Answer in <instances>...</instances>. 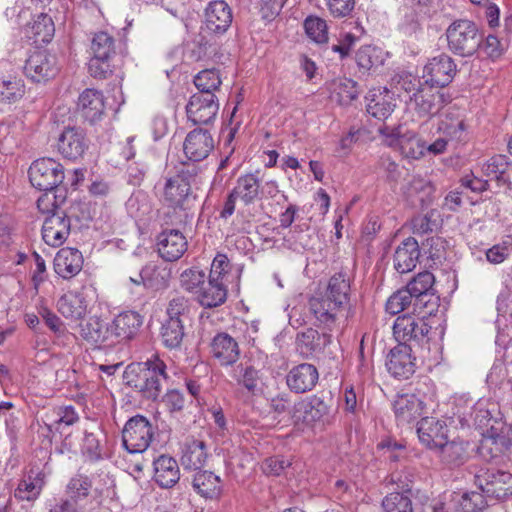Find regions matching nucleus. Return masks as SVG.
Listing matches in <instances>:
<instances>
[{
  "label": "nucleus",
  "instance_id": "nucleus-55",
  "mask_svg": "<svg viewBox=\"0 0 512 512\" xmlns=\"http://www.w3.org/2000/svg\"><path fill=\"white\" fill-rule=\"evenodd\" d=\"M304 27L307 35L317 43H325L328 40L326 21L319 17L309 16Z\"/></svg>",
  "mask_w": 512,
  "mask_h": 512
},
{
  "label": "nucleus",
  "instance_id": "nucleus-7",
  "mask_svg": "<svg viewBox=\"0 0 512 512\" xmlns=\"http://www.w3.org/2000/svg\"><path fill=\"white\" fill-rule=\"evenodd\" d=\"M154 436V428L143 415L131 417L122 430L123 446L129 453L144 452Z\"/></svg>",
  "mask_w": 512,
  "mask_h": 512
},
{
  "label": "nucleus",
  "instance_id": "nucleus-58",
  "mask_svg": "<svg viewBox=\"0 0 512 512\" xmlns=\"http://www.w3.org/2000/svg\"><path fill=\"white\" fill-rule=\"evenodd\" d=\"M102 447L97 435L93 432H85L82 452L90 461H97L102 457Z\"/></svg>",
  "mask_w": 512,
  "mask_h": 512
},
{
  "label": "nucleus",
  "instance_id": "nucleus-29",
  "mask_svg": "<svg viewBox=\"0 0 512 512\" xmlns=\"http://www.w3.org/2000/svg\"><path fill=\"white\" fill-rule=\"evenodd\" d=\"M83 256L76 248L60 249L54 259V270L63 279L76 276L82 269Z\"/></svg>",
  "mask_w": 512,
  "mask_h": 512
},
{
  "label": "nucleus",
  "instance_id": "nucleus-40",
  "mask_svg": "<svg viewBox=\"0 0 512 512\" xmlns=\"http://www.w3.org/2000/svg\"><path fill=\"white\" fill-rule=\"evenodd\" d=\"M185 322L180 318H167L161 327V339L165 347L169 349L179 348L186 335Z\"/></svg>",
  "mask_w": 512,
  "mask_h": 512
},
{
  "label": "nucleus",
  "instance_id": "nucleus-49",
  "mask_svg": "<svg viewBox=\"0 0 512 512\" xmlns=\"http://www.w3.org/2000/svg\"><path fill=\"white\" fill-rule=\"evenodd\" d=\"M219 71L216 69H206L200 71L194 77V84L198 89L197 94H214L221 86Z\"/></svg>",
  "mask_w": 512,
  "mask_h": 512
},
{
  "label": "nucleus",
  "instance_id": "nucleus-1",
  "mask_svg": "<svg viewBox=\"0 0 512 512\" xmlns=\"http://www.w3.org/2000/svg\"><path fill=\"white\" fill-rule=\"evenodd\" d=\"M351 282V274L341 270L329 278L324 294L309 299V310L317 327L331 332L346 317L351 307Z\"/></svg>",
  "mask_w": 512,
  "mask_h": 512
},
{
  "label": "nucleus",
  "instance_id": "nucleus-42",
  "mask_svg": "<svg viewBox=\"0 0 512 512\" xmlns=\"http://www.w3.org/2000/svg\"><path fill=\"white\" fill-rule=\"evenodd\" d=\"M67 189L58 184L56 188L45 190L37 200L40 212L51 214L54 211H62L61 206L66 202Z\"/></svg>",
  "mask_w": 512,
  "mask_h": 512
},
{
  "label": "nucleus",
  "instance_id": "nucleus-20",
  "mask_svg": "<svg viewBox=\"0 0 512 512\" xmlns=\"http://www.w3.org/2000/svg\"><path fill=\"white\" fill-rule=\"evenodd\" d=\"M232 20V10L223 0L210 2L205 10V28L211 34H224L231 26Z\"/></svg>",
  "mask_w": 512,
  "mask_h": 512
},
{
  "label": "nucleus",
  "instance_id": "nucleus-46",
  "mask_svg": "<svg viewBox=\"0 0 512 512\" xmlns=\"http://www.w3.org/2000/svg\"><path fill=\"white\" fill-rule=\"evenodd\" d=\"M366 111L378 120L387 119L394 110V105L389 102L381 93L369 92L366 96Z\"/></svg>",
  "mask_w": 512,
  "mask_h": 512
},
{
  "label": "nucleus",
  "instance_id": "nucleus-31",
  "mask_svg": "<svg viewBox=\"0 0 512 512\" xmlns=\"http://www.w3.org/2000/svg\"><path fill=\"white\" fill-rule=\"evenodd\" d=\"M153 466L154 480L161 488L169 489L178 483L180 469L173 457L162 454L153 461Z\"/></svg>",
  "mask_w": 512,
  "mask_h": 512
},
{
  "label": "nucleus",
  "instance_id": "nucleus-28",
  "mask_svg": "<svg viewBox=\"0 0 512 512\" xmlns=\"http://www.w3.org/2000/svg\"><path fill=\"white\" fill-rule=\"evenodd\" d=\"M163 199L168 206L187 210L195 202L196 196L188 184L169 178L164 186Z\"/></svg>",
  "mask_w": 512,
  "mask_h": 512
},
{
  "label": "nucleus",
  "instance_id": "nucleus-26",
  "mask_svg": "<svg viewBox=\"0 0 512 512\" xmlns=\"http://www.w3.org/2000/svg\"><path fill=\"white\" fill-rule=\"evenodd\" d=\"M320 333L318 330L308 328L299 333L296 338V349L303 358H310L320 353L330 343L331 335L326 332Z\"/></svg>",
  "mask_w": 512,
  "mask_h": 512
},
{
  "label": "nucleus",
  "instance_id": "nucleus-30",
  "mask_svg": "<svg viewBox=\"0 0 512 512\" xmlns=\"http://www.w3.org/2000/svg\"><path fill=\"white\" fill-rule=\"evenodd\" d=\"M393 410L399 424H409L422 415L424 402L414 394L398 395L393 402Z\"/></svg>",
  "mask_w": 512,
  "mask_h": 512
},
{
  "label": "nucleus",
  "instance_id": "nucleus-51",
  "mask_svg": "<svg viewBox=\"0 0 512 512\" xmlns=\"http://www.w3.org/2000/svg\"><path fill=\"white\" fill-rule=\"evenodd\" d=\"M386 311L391 315L399 314L400 312L412 307V313H416L414 311V298L412 294L407 291L406 288H402L396 292H394L386 302ZM419 313L421 311H418Z\"/></svg>",
  "mask_w": 512,
  "mask_h": 512
},
{
  "label": "nucleus",
  "instance_id": "nucleus-18",
  "mask_svg": "<svg viewBox=\"0 0 512 512\" xmlns=\"http://www.w3.org/2000/svg\"><path fill=\"white\" fill-rule=\"evenodd\" d=\"M210 353L220 366L227 367L238 361L241 350L235 338L226 332H219L211 340Z\"/></svg>",
  "mask_w": 512,
  "mask_h": 512
},
{
  "label": "nucleus",
  "instance_id": "nucleus-56",
  "mask_svg": "<svg viewBox=\"0 0 512 512\" xmlns=\"http://www.w3.org/2000/svg\"><path fill=\"white\" fill-rule=\"evenodd\" d=\"M42 490V485L38 484L30 476L19 482L15 489L14 496L21 501H34L38 498Z\"/></svg>",
  "mask_w": 512,
  "mask_h": 512
},
{
  "label": "nucleus",
  "instance_id": "nucleus-54",
  "mask_svg": "<svg viewBox=\"0 0 512 512\" xmlns=\"http://www.w3.org/2000/svg\"><path fill=\"white\" fill-rule=\"evenodd\" d=\"M31 30L36 37V41L49 42L54 35V24L52 18L47 14L41 13L34 20Z\"/></svg>",
  "mask_w": 512,
  "mask_h": 512
},
{
  "label": "nucleus",
  "instance_id": "nucleus-41",
  "mask_svg": "<svg viewBox=\"0 0 512 512\" xmlns=\"http://www.w3.org/2000/svg\"><path fill=\"white\" fill-rule=\"evenodd\" d=\"M330 97L339 105H349L358 97L356 82L351 79H335L328 85Z\"/></svg>",
  "mask_w": 512,
  "mask_h": 512
},
{
  "label": "nucleus",
  "instance_id": "nucleus-3",
  "mask_svg": "<svg viewBox=\"0 0 512 512\" xmlns=\"http://www.w3.org/2000/svg\"><path fill=\"white\" fill-rule=\"evenodd\" d=\"M449 49L461 57L473 56L481 47L482 33L466 19L456 20L446 30Z\"/></svg>",
  "mask_w": 512,
  "mask_h": 512
},
{
  "label": "nucleus",
  "instance_id": "nucleus-43",
  "mask_svg": "<svg viewBox=\"0 0 512 512\" xmlns=\"http://www.w3.org/2000/svg\"><path fill=\"white\" fill-rule=\"evenodd\" d=\"M402 492H391L382 501L384 512H413L408 484L398 486Z\"/></svg>",
  "mask_w": 512,
  "mask_h": 512
},
{
  "label": "nucleus",
  "instance_id": "nucleus-9",
  "mask_svg": "<svg viewBox=\"0 0 512 512\" xmlns=\"http://www.w3.org/2000/svg\"><path fill=\"white\" fill-rule=\"evenodd\" d=\"M329 411L330 407L324 398L315 394L294 403L291 418L295 423L313 427L317 423H324Z\"/></svg>",
  "mask_w": 512,
  "mask_h": 512
},
{
  "label": "nucleus",
  "instance_id": "nucleus-32",
  "mask_svg": "<svg viewBox=\"0 0 512 512\" xmlns=\"http://www.w3.org/2000/svg\"><path fill=\"white\" fill-rule=\"evenodd\" d=\"M419 257L418 241L413 237H408L395 250L394 268L401 274L408 273L416 267Z\"/></svg>",
  "mask_w": 512,
  "mask_h": 512
},
{
  "label": "nucleus",
  "instance_id": "nucleus-22",
  "mask_svg": "<svg viewBox=\"0 0 512 512\" xmlns=\"http://www.w3.org/2000/svg\"><path fill=\"white\" fill-rule=\"evenodd\" d=\"M80 335L84 340L96 347H111L115 345L111 325L102 322L97 317H90L79 325Z\"/></svg>",
  "mask_w": 512,
  "mask_h": 512
},
{
  "label": "nucleus",
  "instance_id": "nucleus-62",
  "mask_svg": "<svg viewBox=\"0 0 512 512\" xmlns=\"http://www.w3.org/2000/svg\"><path fill=\"white\" fill-rule=\"evenodd\" d=\"M188 310V300L184 296H176L169 301L166 313L168 318H180L181 321H187Z\"/></svg>",
  "mask_w": 512,
  "mask_h": 512
},
{
  "label": "nucleus",
  "instance_id": "nucleus-52",
  "mask_svg": "<svg viewBox=\"0 0 512 512\" xmlns=\"http://www.w3.org/2000/svg\"><path fill=\"white\" fill-rule=\"evenodd\" d=\"M126 208L129 215L137 220H143L152 211L147 195L141 191L130 196L126 202Z\"/></svg>",
  "mask_w": 512,
  "mask_h": 512
},
{
  "label": "nucleus",
  "instance_id": "nucleus-34",
  "mask_svg": "<svg viewBox=\"0 0 512 512\" xmlns=\"http://www.w3.org/2000/svg\"><path fill=\"white\" fill-rule=\"evenodd\" d=\"M77 105L82 116L90 123L99 120L105 110L103 94L95 89L84 90L79 96Z\"/></svg>",
  "mask_w": 512,
  "mask_h": 512
},
{
  "label": "nucleus",
  "instance_id": "nucleus-36",
  "mask_svg": "<svg viewBox=\"0 0 512 512\" xmlns=\"http://www.w3.org/2000/svg\"><path fill=\"white\" fill-rule=\"evenodd\" d=\"M231 377L251 394H255L259 390L261 372L250 361L241 362L235 366L231 371Z\"/></svg>",
  "mask_w": 512,
  "mask_h": 512
},
{
  "label": "nucleus",
  "instance_id": "nucleus-64",
  "mask_svg": "<svg viewBox=\"0 0 512 512\" xmlns=\"http://www.w3.org/2000/svg\"><path fill=\"white\" fill-rule=\"evenodd\" d=\"M422 249L432 260H440L445 251V241L437 236L428 237L422 242Z\"/></svg>",
  "mask_w": 512,
  "mask_h": 512
},
{
  "label": "nucleus",
  "instance_id": "nucleus-61",
  "mask_svg": "<svg viewBox=\"0 0 512 512\" xmlns=\"http://www.w3.org/2000/svg\"><path fill=\"white\" fill-rule=\"evenodd\" d=\"M91 487L92 483L90 479L87 476L82 475L73 477L67 486L72 500H76L78 498H86L89 495Z\"/></svg>",
  "mask_w": 512,
  "mask_h": 512
},
{
  "label": "nucleus",
  "instance_id": "nucleus-27",
  "mask_svg": "<svg viewBox=\"0 0 512 512\" xmlns=\"http://www.w3.org/2000/svg\"><path fill=\"white\" fill-rule=\"evenodd\" d=\"M143 324V316L136 311H124L118 314L112 324V333L115 336V344L120 340L134 338Z\"/></svg>",
  "mask_w": 512,
  "mask_h": 512
},
{
  "label": "nucleus",
  "instance_id": "nucleus-24",
  "mask_svg": "<svg viewBox=\"0 0 512 512\" xmlns=\"http://www.w3.org/2000/svg\"><path fill=\"white\" fill-rule=\"evenodd\" d=\"M207 445L194 437L187 438L181 446L180 463L185 470H202L208 459Z\"/></svg>",
  "mask_w": 512,
  "mask_h": 512
},
{
  "label": "nucleus",
  "instance_id": "nucleus-50",
  "mask_svg": "<svg viewBox=\"0 0 512 512\" xmlns=\"http://www.w3.org/2000/svg\"><path fill=\"white\" fill-rule=\"evenodd\" d=\"M114 38L106 32L96 33L91 41L92 58L110 59L115 53Z\"/></svg>",
  "mask_w": 512,
  "mask_h": 512
},
{
  "label": "nucleus",
  "instance_id": "nucleus-59",
  "mask_svg": "<svg viewBox=\"0 0 512 512\" xmlns=\"http://www.w3.org/2000/svg\"><path fill=\"white\" fill-rule=\"evenodd\" d=\"M58 419L53 426L61 435L65 433V428L78 422L79 416L73 406L59 407L57 411Z\"/></svg>",
  "mask_w": 512,
  "mask_h": 512
},
{
  "label": "nucleus",
  "instance_id": "nucleus-13",
  "mask_svg": "<svg viewBox=\"0 0 512 512\" xmlns=\"http://www.w3.org/2000/svg\"><path fill=\"white\" fill-rule=\"evenodd\" d=\"M218 110L219 102L215 94H193L186 105L187 117L195 125L212 123Z\"/></svg>",
  "mask_w": 512,
  "mask_h": 512
},
{
  "label": "nucleus",
  "instance_id": "nucleus-63",
  "mask_svg": "<svg viewBox=\"0 0 512 512\" xmlns=\"http://www.w3.org/2000/svg\"><path fill=\"white\" fill-rule=\"evenodd\" d=\"M402 154L407 158L418 159L424 154L425 143L416 137L400 141Z\"/></svg>",
  "mask_w": 512,
  "mask_h": 512
},
{
  "label": "nucleus",
  "instance_id": "nucleus-25",
  "mask_svg": "<svg viewBox=\"0 0 512 512\" xmlns=\"http://www.w3.org/2000/svg\"><path fill=\"white\" fill-rule=\"evenodd\" d=\"M191 484L193 490L205 500H218L223 493L221 478L209 470L196 471Z\"/></svg>",
  "mask_w": 512,
  "mask_h": 512
},
{
  "label": "nucleus",
  "instance_id": "nucleus-2",
  "mask_svg": "<svg viewBox=\"0 0 512 512\" xmlns=\"http://www.w3.org/2000/svg\"><path fill=\"white\" fill-rule=\"evenodd\" d=\"M166 364L158 355H152L145 362L128 365L123 372L125 385L133 388L148 400H157L162 384L167 379Z\"/></svg>",
  "mask_w": 512,
  "mask_h": 512
},
{
  "label": "nucleus",
  "instance_id": "nucleus-57",
  "mask_svg": "<svg viewBox=\"0 0 512 512\" xmlns=\"http://www.w3.org/2000/svg\"><path fill=\"white\" fill-rule=\"evenodd\" d=\"M433 191L432 185L420 176H412L404 188V193L408 197L420 196V201L423 202L425 197H428Z\"/></svg>",
  "mask_w": 512,
  "mask_h": 512
},
{
  "label": "nucleus",
  "instance_id": "nucleus-5",
  "mask_svg": "<svg viewBox=\"0 0 512 512\" xmlns=\"http://www.w3.org/2000/svg\"><path fill=\"white\" fill-rule=\"evenodd\" d=\"M475 483L488 499L503 501L512 496V473L482 468L475 476Z\"/></svg>",
  "mask_w": 512,
  "mask_h": 512
},
{
  "label": "nucleus",
  "instance_id": "nucleus-16",
  "mask_svg": "<svg viewBox=\"0 0 512 512\" xmlns=\"http://www.w3.org/2000/svg\"><path fill=\"white\" fill-rule=\"evenodd\" d=\"M71 231L70 218L64 211H54L45 218L42 225V238L51 247H60Z\"/></svg>",
  "mask_w": 512,
  "mask_h": 512
},
{
  "label": "nucleus",
  "instance_id": "nucleus-33",
  "mask_svg": "<svg viewBox=\"0 0 512 512\" xmlns=\"http://www.w3.org/2000/svg\"><path fill=\"white\" fill-rule=\"evenodd\" d=\"M435 278L429 271H424L415 276L405 287L412 297L414 298V311H421L427 307L432 294Z\"/></svg>",
  "mask_w": 512,
  "mask_h": 512
},
{
  "label": "nucleus",
  "instance_id": "nucleus-39",
  "mask_svg": "<svg viewBox=\"0 0 512 512\" xmlns=\"http://www.w3.org/2000/svg\"><path fill=\"white\" fill-rule=\"evenodd\" d=\"M435 451L442 463L449 467H459L468 458L466 447L461 441L446 439L445 444H441Z\"/></svg>",
  "mask_w": 512,
  "mask_h": 512
},
{
  "label": "nucleus",
  "instance_id": "nucleus-38",
  "mask_svg": "<svg viewBox=\"0 0 512 512\" xmlns=\"http://www.w3.org/2000/svg\"><path fill=\"white\" fill-rule=\"evenodd\" d=\"M232 191L245 205H250L260 199L261 183L255 174L249 173L237 179Z\"/></svg>",
  "mask_w": 512,
  "mask_h": 512
},
{
  "label": "nucleus",
  "instance_id": "nucleus-12",
  "mask_svg": "<svg viewBox=\"0 0 512 512\" xmlns=\"http://www.w3.org/2000/svg\"><path fill=\"white\" fill-rule=\"evenodd\" d=\"M457 66L447 54L433 57L424 67L425 84L443 88L450 84L456 75Z\"/></svg>",
  "mask_w": 512,
  "mask_h": 512
},
{
  "label": "nucleus",
  "instance_id": "nucleus-37",
  "mask_svg": "<svg viewBox=\"0 0 512 512\" xmlns=\"http://www.w3.org/2000/svg\"><path fill=\"white\" fill-rule=\"evenodd\" d=\"M171 277V271L167 267L154 263L146 264L140 271L142 284L152 290L165 289Z\"/></svg>",
  "mask_w": 512,
  "mask_h": 512
},
{
  "label": "nucleus",
  "instance_id": "nucleus-6",
  "mask_svg": "<svg viewBox=\"0 0 512 512\" xmlns=\"http://www.w3.org/2000/svg\"><path fill=\"white\" fill-rule=\"evenodd\" d=\"M431 327L423 318L404 314L397 317L393 325V334L399 343L411 345L412 348H422L428 343V333Z\"/></svg>",
  "mask_w": 512,
  "mask_h": 512
},
{
  "label": "nucleus",
  "instance_id": "nucleus-60",
  "mask_svg": "<svg viewBox=\"0 0 512 512\" xmlns=\"http://www.w3.org/2000/svg\"><path fill=\"white\" fill-rule=\"evenodd\" d=\"M512 253V242L505 240L486 250V259L491 264L503 263Z\"/></svg>",
  "mask_w": 512,
  "mask_h": 512
},
{
  "label": "nucleus",
  "instance_id": "nucleus-45",
  "mask_svg": "<svg viewBox=\"0 0 512 512\" xmlns=\"http://www.w3.org/2000/svg\"><path fill=\"white\" fill-rule=\"evenodd\" d=\"M25 94V85L23 80L9 76L0 81V102L15 103L19 101Z\"/></svg>",
  "mask_w": 512,
  "mask_h": 512
},
{
  "label": "nucleus",
  "instance_id": "nucleus-10",
  "mask_svg": "<svg viewBox=\"0 0 512 512\" xmlns=\"http://www.w3.org/2000/svg\"><path fill=\"white\" fill-rule=\"evenodd\" d=\"M450 100L449 94L431 85H420L410 96V101L414 103L415 110L420 116L436 115Z\"/></svg>",
  "mask_w": 512,
  "mask_h": 512
},
{
  "label": "nucleus",
  "instance_id": "nucleus-14",
  "mask_svg": "<svg viewBox=\"0 0 512 512\" xmlns=\"http://www.w3.org/2000/svg\"><path fill=\"white\" fill-rule=\"evenodd\" d=\"M24 72L35 83L46 82L58 73L56 56L45 50L33 52L25 62Z\"/></svg>",
  "mask_w": 512,
  "mask_h": 512
},
{
  "label": "nucleus",
  "instance_id": "nucleus-8",
  "mask_svg": "<svg viewBox=\"0 0 512 512\" xmlns=\"http://www.w3.org/2000/svg\"><path fill=\"white\" fill-rule=\"evenodd\" d=\"M29 180L32 186L40 191L51 190L62 184L65 178L62 164L52 158L35 160L29 170Z\"/></svg>",
  "mask_w": 512,
  "mask_h": 512
},
{
  "label": "nucleus",
  "instance_id": "nucleus-4",
  "mask_svg": "<svg viewBox=\"0 0 512 512\" xmlns=\"http://www.w3.org/2000/svg\"><path fill=\"white\" fill-rule=\"evenodd\" d=\"M470 417L475 427L481 431L486 440L503 443L506 423L497 403L477 402L472 408Z\"/></svg>",
  "mask_w": 512,
  "mask_h": 512
},
{
  "label": "nucleus",
  "instance_id": "nucleus-23",
  "mask_svg": "<svg viewBox=\"0 0 512 512\" xmlns=\"http://www.w3.org/2000/svg\"><path fill=\"white\" fill-rule=\"evenodd\" d=\"M157 249L164 260L173 262L187 250V240L177 229L163 230L157 237Z\"/></svg>",
  "mask_w": 512,
  "mask_h": 512
},
{
  "label": "nucleus",
  "instance_id": "nucleus-15",
  "mask_svg": "<svg viewBox=\"0 0 512 512\" xmlns=\"http://www.w3.org/2000/svg\"><path fill=\"white\" fill-rule=\"evenodd\" d=\"M415 348L405 343H399L387 355L386 367L388 372L397 379H408L415 373L416 358L412 355Z\"/></svg>",
  "mask_w": 512,
  "mask_h": 512
},
{
  "label": "nucleus",
  "instance_id": "nucleus-19",
  "mask_svg": "<svg viewBox=\"0 0 512 512\" xmlns=\"http://www.w3.org/2000/svg\"><path fill=\"white\" fill-rule=\"evenodd\" d=\"M319 379L317 368L310 363L294 366L286 375V384L291 392L302 394L314 389Z\"/></svg>",
  "mask_w": 512,
  "mask_h": 512
},
{
  "label": "nucleus",
  "instance_id": "nucleus-21",
  "mask_svg": "<svg viewBox=\"0 0 512 512\" xmlns=\"http://www.w3.org/2000/svg\"><path fill=\"white\" fill-rule=\"evenodd\" d=\"M448 427L445 421L434 417H423L417 423V434L419 440L427 448L436 450L448 439Z\"/></svg>",
  "mask_w": 512,
  "mask_h": 512
},
{
  "label": "nucleus",
  "instance_id": "nucleus-44",
  "mask_svg": "<svg viewBox=\"0 0 512 512\" xmlns=\"http://www.w3.org/2000/svg\"><path fill=\"white\" fill-rule=\"evenodd\" d=\"M58 311L65 318L80 319L86 313L84 300L76 294H66L57 303Z\"/></svg>",
  "mask_w": 512,
  "mask_h": 512
},
{
  "label": "nucleus",
  "instance_id": "nucleus-48",
  "mask_svg": "<svg viewBox=\"0 0 512 512\" xmlns=\"http://www.w3.org/2000/svg\"><path fill=\"white\" fill-rule=\"evenodd\" d=\"M438 130L449 142L463 143L467 140L466 125L463 119L446 117L440 121Z\"/></svg>",
  "mask_w": 512,
  "mask_h": 512
},
{
  "label": "nucleus",
  "instance_id": "nucleus-35",
  "mask_svg": "<svg viewBox=\"0 0 512 512\" xmlns=\"http://www.w3.org/2000/svg\"><path fill=\"white\" fill-rule=\"evenodd\" d=\"M227 298V288L223 281H218L217 278H209L205 281L199 293L196 295V300L204 308H214L222 305Z\"/></svg>",
  "mask_w": 512,
  "mask_h": 512
},
{
  "label": "nucleus",
  "instance_id": "nucleus-47",
  "mask_svg": "<svg viewBox=\"0 0 512 512\" xmlns=\"http://www.w3.org/2000/svg\"><path fill=\"white\" fill-rule=\"evenodd\" d=\"M488 498L483 492H466L455 502V509L458 512H482L488 504Z\"/></svg>",
  "mask_w": 512,
  "mask_h": 512
},
{
  "label": "nucleus",
  "instance_id": "nucleus-53",
  "mask_svg": "<svg viewBox=\"0 0 512 512\" xmlns=\"http://www.w3.org/2000/svg\"><path fill=\"white\" fill-rule=\"evenodd\" d=\"M205 281V272L197 267L186 269L180 275L181 287L187 292L195 294V296L199 293Z\"/></svg>",
  "mask_w": 512,
  "mask_h": 512
},
{
  "label": "nucleus",
  "instance_id": "nucleus-17",
  "mask_svg": "<svg viewBox=\"0 0 512 512\" xmlns=\"http://www.w3.org/2000/svg\"><path fill=\"white\" fill-rule=\"evenodd\" d=\"M214 149V140L208 129L196 128L190 131L183 143L186 157L192 162L206 159Z\"/></svg>",
  "mask_w": 512,
  "mask_h": 512
},
{
  "label": "nucleus",
  "instance_id": "nucleus-11",
  "mask_svg": "<svg viewBox=\"0 0 512 512\" xmlns=\"http://www.w3.org/2000/svg\"><path fill=\"white\" fill-rule=\"evenodd\" d=\"M56 148L65 159L75 161L81 158L88 148L84 130L76 126H67L57 136Z\"/></svg>",
  "mask_w": 512,
  "mask_h": 512
}]
</instances>
